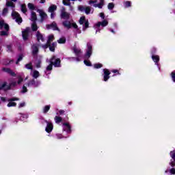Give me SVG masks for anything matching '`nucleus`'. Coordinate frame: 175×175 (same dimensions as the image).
I'll return each mask as SVG.
<instances>
[{
	"instance_id": "nucleus-1",
	"label": "nucleus",
	"mask_w": 175,
	"mask_h": 175,
	"mask_svg": "<svg viewBox=\"0 0 175 175\" xmlns=\"http://www.w3.org/2000/svg\"><path fill=\"white\" fill-rule=\"evenodd\" d=\"M54 40V35L51 34L48 36L46 43L42 46L44 50L49 49L50 51L55 53V48L57 47V42L51 43Z\"/></svg>"
},
{
	"instance_id": "nucleus-2",
	"label": "nucleus",
	"mask_w": 175,
	"mask_h": 175,
	"mask_svg": "<svg viewBox=\"0 0 175 175\" xmlns=\"http://www.w3.org/2000/svg\"><path fill=\"white\" fill-rule=\"evenodd\" d=\"M16 85H17V82L16 81H13L9 83V85H8V82H4L3 84L0 85V91L3 90L6 92V91L12 90V87H16Z\"/></svg>"
},
{
	"instance_id": "nucleus-3",
	"label": "nucleus",
	"mask_w": 175,
	"mask_h": 175,
	"mask_svg": "<svg viewBox=\"0 0 175 175\" xmlns=\"http://www.w3.org/2000/svg\"><path fill=\"white\" fill-rule=\"evenodd\" d=\"M79 23L80 25H83V30L85 31L88 28H90V22L88 21V19L85 18V16H82L80 17Z\"/></svg>"
},
{
	"instance_id": "nucleus-4",
	"label": "nucleus",
	"mask_w": 175,
	"mask_h": 175,
	"mask_svg": "<svg viewBox=\"0 0 175 175\" xmlns=\"http://www.w3.org/2000/svg\"><path fill=\"white\" fill-rule=\"evenodd\" d=\"M91 55H92V44H91V42H88L84 58L85 59H90V58H91Z\"/></svg>"
},
{
	"instance_id": "nucleus-5",
	"label": "nucleus",
	"mask_w": 175,
	"mask_h": 175,
	"mask_svg": "<svg viewBox=\"0 0 175 175\" xmlns=\"http://www.w3.org/2000/svg\"><path fill=\"white\" fill-rule=\"evenodd\" d=\"M49 62H51L55 68H61V59L57 58L55 55L51 57Z\"/></svg>"
},
{
	"instance_id": "nucleus-6",
	"label": "nucleus",
	"mask_w": 175,
	"mask_h": 175,
	"mask_svg": "<svg viewBox=\"0 0 175 175\" xmlns=\"http://www.w3.org/2000/svg\"><path fill=\"white\" fill-rule=\"evenodd\" d=\"M13 20H15L16 23L21 25L23 23V18L20 16V14L16 11H13L11 14Z\"/></svg>"
},
{
	"instance_id": "nucleus-7",
	"label": "nucleus",
	"mask_w": 175,
	"mask_h": 175,
	"mask_svg": "<svg viewBox=\"0 0 175 175\" xmlns=\"http://www.w3.org/2000/svg\"><path fill=\"white\" fill-rule=\"evenodd\" d=\"M62 25L64 26L65 28H67V29H70V28H75V29H77L79 28V26H77V24L76 23H71L69 21H64L62 22Z\"/></svg>"
},
{
	"instance_id": "nucleus-8",
	"label": "nucleus",
	"mask_w": 175,
	"mask_h": 175,
	"mask_svg": "<svg viewBox=\"0 0 175 175\" xmlns=\"http://www.w3.org/2000/svg\"><path fill=\"white\" fill-rule=\"evenodd\" d=\"M29 32H31V27H27L22 31V37L25 42L29 39Z\"/></svg>"
},
{
	"instance_id": "nucleus-9",
	"label": "nucleus",
	"mask_w": 175,
	"mask_h": 175,
	"mask_svg": "<svg viewBox=\"0 0 175 175\" xmlns=\"http://www.w3.org/2000/svg\"><path fill=\"white\" fill-rule=\"evenodd\" d=\"M78 10L79 12H85V14H90L91 13V7L90 6L84 7L83 5H79Z\"/></svg>"
},
{
	"instance_id": "nucleus-10",
	"label": "nucleus",
	"mask_w": 175,
	"mask_h": 175,
	"mask_svg": "<svg viewBox=\"0 0 175 175\" xmlns=\"http://www.w3.org/2000/svg\"><path fill=\"white\" fill-rule=\"evenodd\" d=\"M45 122L46 123V127L45 129L46 132L47 133H51V132H53V129H54V125L47 120H45Z\"/></svg>"
},
{
	"instance_id": "nucleus-11",
	"label": "nucleus",
	"mask_w": 175,
	"mask_h": 175,
	"mask_svg": "<svg viewBox=\"0 0 175 175\" xmlns=\"http://www.w3.org/2000/svg\"><path fill=\"white\" fill-rule=\"evenodd\" d=\"M170 155L172 157V159L170 160V165L172 167H175V150L170 151Z\"/></svg>"
},
{
	"instance_id": "nucleus-12",
	"label": "nucleus",
	"mask_w": 175,
	"mask_h": 175,
	"mask_svg": "<svg viewBox=\"0 0 175 175\" xmlns=\"http://www.w3.org/2000/svg\"><path fill=\"white\" fill-rule=\"evenodd\" d=\"M103 73H104L103 81H107L109 79H110V75H111L110 70H109V69L107 68H104Z\"/></svg>"
},
{
	"instance_id": "nucleus-13",
	"label": "nucleus",
	"mask_w": 175,
	"mask_h": 175,
	"mask_svg": "<svg viewBox=\"0 0 175 175\" xmlns=\"http://www.w3.org/2000/svg\"><path fill=\"white\" fill-rule=\"evenodd\" d=\"M53 29V31H59V28L57 25V23L53 22L50 25H46V29Z\"/></svg>"
},
{
	"instance_id": "nucleus-14",
	"label": "nucleus",
	"mask_w": 175,
	"mask_h": 175,
	"mask_svg": "<svg viewBox=\"0 0 175 175\" xmlns=\"http://www.w3.org/2000/svg\"><path fill=\"white\" fill-rule=\"evenodd\" d=\"M60 17L63 20H66V21H68V20H69V18H70V14H69V12H67L65 11H62Z\"/></svg>"
},
{
	"instance_id": "nucleus-15",
	"label": "nucleus",
	"mask_w": 175,
	"mask_h": 175,
	"mask_svg": "<svg viewBox=\"0 0 175 175\" xmlns=\"http://www.w3.org/2000/svg\"><path fill=\"white\" fill-rule=\"evenodd\" d=\"M101 27H107V25H109V21H107V20H104L102 22H98L96 25L95 27L96 28H100Z\"/></svg>"
},
{
	"instance_id": "nucleus-16",
	"label": "nucleus",
	"mask_w": 175,
	"mask_h": 175,
	"mask_svg": "<svg viewBox=\"0 0 175 175\" xmlns=\"http://www.w3.org/2000/svg\"><path fill=\"white\" fill-rule=\"evenodd\" d=\"M3 71L5 72L6 73H8V75H10V76H12V77H16L17 76L12 69L8 68H3Z\"/></svg>"
},
{
	"instance_id": "nucleus-17",
	"label": "nucleus",
	"mask_w": 175,
	"mask_h": 175,
	"mask_svg": "<svg viewBox=\"0 0 175 175\" xmlns=\"http://www.w3.org/2000/svg\"><path fill=\"white\" fill-rule=\"evenodd\" d=\"M36 38L37 42H40V40L44 42V38L43 37V34H42V33H40V31H38L36 33Z\"/></svg>"
},
{
	"instance_id": "nucleus-18",
	"label": "nucleus",
	"mask_w": 175,
	"mask_h": 175,
	"mask_svg": "<svg viewBox=\"0 0 175 175\" xmlns=\"http://www.w3.org/2000/svg\"><path fill=\"white\" fill-rule=\"evenodd\" d=\"M33 55H36L39 53V46L36 44H33L31 46Z\"/></svg>"
},
{
	"instance_id": "nucleus-19",
	"label": "nucleus",
	"mask_w": 175,
	"mask_h": 175,
	"mask_svg": "<svg viewBox=\"0 0 175 175\" xmlns=\"http://www.w3.org/2000/svg\"><path fill=\"white\" fill-rule=\"evenodd\" d=\"M38 12H39L40 13L41 21H43V20H44L46 17H47V14H46L44 12H43L41 10H38Z\"/></svg>"
},
{
	"instance_id": "nucleus-20",
	"label": "nucleus",
	"mask_w": 175,
	"mask_h": 175,
	"mask_svg": "<svg viewBox=\"0 0 175 175\" xmlns=\"http://www.w3.org/2000/svg\"><path fill=\"white\" fill-rule=\"evenodd\" d=\"M37 20H38V16H36V12H32L31 21H33V23H36Z\"/></svg>"
},
{
	"instance_id": "nucleus-21",
	"label": "nucleus",
	"mask_w": 175,
	"mask_h": 175,
	"mask_svg": "<svg viewBox=\"0 0 175 175\" xmlns=\"http://www.w3.org/2000/svg\"><path fill=\"white\" fill-rule=\"evenodd\" d=\"M63 125L64 126H66V128L68 126V129H67L66 131L67 133H72V126H70V124H69V123L64 122L63 123Z\"/></svg>"
},
{
	"instance_id": "nucleus-22",
	"label": "nucleus",
	"mask_w": 175,
	"mask_h": 175,
	"mask_svg": "<svg viewBox=\"0 0 175 175\" xmlns=\"http://www.w3.org/2000/svg\"><path fill=\"white\" fill-rule=\"evenodd\" d=\"M63 125L64 126H66V128L68 126V129H67L66 131L67 133H72V126H70V124H69V123L64 122L63 123Z\"/></svg>"
},
{
	"instance_id": "nucleus-23",
	"label": "nucleus",
	"mask_w": 175,
	"mask_h": 175,
	"mask_svg": "<svg viewBox=\"0 0 175 175\" xmlns=\"http://www.w3.org/2000/svg\"><path fill=\"white\" fill-rule=\"evenodd\" d=\"M152 59L155 64H158L159 62V55H152Z\"/></svg>"
},
{
	"instance_id": "nucleus-24",
	"label": "nucleus",
	"mask_w": 175,
	"mask_h": 175,
	"mask_svg": "<svg viewBox=\"0 0 175 175\" xmlns=\"http://www.w3.org/2000/svg\"><path fill=\"white\" fill-rule=\"evenodd\" d=\"M55 10H57V6L55 5H54V4L51 5L49 8V13H54V12H55Z\"/></svg>"
},
{
	"instance_id": "nucleus-25",
	"label": "nucleus",
	"mask_w": 175,
	"mask_h": 175,
	"mask_svg": "<svg viewBox=\"0 0 175 175\" xmlns=\"http://www.w3.org/2000/svg\"><path fill=\"white\" fill-rule=\"evenodd\" d=\"M73 51H74L76 57H80V54H81V50L78 49L77 48L75 47L73 49Z\"/></svg>"
},
{
	"instance_id": "nucleus-26",
	"label": "nucleus",
	"mask_w": 175,
	"mask_h": 175,
	"mask_svg": "<svg viewBox=\"0 0 175 175\" xmlns=\"http://www.w3.org/2000/svg\"><path fill=\"white\" fill-rule=\"evenodd\" d=\"M38 25L36 24V22H33L31 24V30L33 32H36L38 31Z\"/></svg>"
},
{
	"instance_id": "nucleus-27",
	"label": "nucleus",
	"mask_w": 175,
	"mask_h": 175,
	"mask_svg": "<svg viewBox=\"0 0 175 175\" xmlns=\"http://www.w3.org/2000/svg\"><path fill=\"white\" fill-rule=\"evenodd\" d=\"M6 6L8 8H12V9H14V8H16V5L14 4V3H13V1H7Z\"/></svg>"
},
{
	"instance_id": "nucleus-28",
	"label": "nucleus",
	"mask_w": 175,
	"mask_h": 175,
	"mask_svg": "<svg viewBox=\"0 0 175 175\" xmlns=\"http://www.w3.org/2000/svg\"><path fill=\"white\" fill-rule=\"evenodd\" d=\"M54 120H55V122H56V124H59V123L62 122V117H61V116H56L55 117Z\"/></svg>"
},
{
	"instance_id": "nucleus-29",
	"label": "nucleus",
	"mask_w": 175,
	"mask_h": 175,
	"mask_svg": "<svg viewBox=\"0 0 175 175\" xmlns=\"http://www.w3.org/2000/svg\"><path fill=\"white\" fill-rule=\"evenodd\" d=\"M51 107V105H46L44 109H43V113L44 114H46L47 113H49V111L50 110V108Z\"/></svg>"
},
{
	"instance_id": "nucleus-30",
	"label": "nucleus",
	"mask_w": 175,
	"mask_h": 175,
	"mask_svg": "<svg viewBox=\"0 0 175 175\" xmlns=\"http://www.w3.org/2000/svg\"><path fill=\"white\" fill-rule=\"evenodd\" d=\"M57 42L59 44H64V43H66V38H61L57 40Z\"/></svg>"
},
{
	"instance_id": "nucleus-31",
	"label": "nucleus",
	"mask_w": 175,
	"mask_h": 175,
	"mask_svg": "<svg viewBox=\"0 0 175 175\" xmlns=\"http://www.w3.org/2000/svg\"><path fill=\"white\" fill-rule=\"evenodd\" d=\"M8 107H15V106H17V103L15 102L10 101L7 105Z\"/></svg>"
},
{
	"instance_id": "nucleus-32",
	"label": "nucleus",
	"mask_w": 175,
	"mask_h": 175,
	"mask_svg": "<svg viewBox=\"0 0 175 175\" xmlns=\"http://www.w3.org/2000/svg\"><path fill=\"white\" fill-rule=\"evenodd\" d=\"M21 12H23L24 13V14H25V13H27V5H25V4L21 5Z\"/></svg>"
},
{
	"instance_id": "nucleus-33",
	"label": "nucleus",
	"mask_w": 175,
	"mask_h": 175,
	"mask_svg": "<svg viewBox=\"0 0 175 175\" xmlns=\"http://www.w3.org/2000/svg\"><path fill=\"white\" fill-rule=\"evenodd\" d=\"M25 68H26V69H29L30 70H32V69H33V67L32 66V63L31 62L25 64Z\"/></svg>"
},
{
	"instance_id": "nucleus-34",
	"label": "nucleus",
	"mask_w": 175,
	"mask_h": 175,
	"mask_svg": "<svg viewBox=\"0 0 175 175\" xmlns=\"http://www.w3.org/2000/svg\"><path fill=\"white\" fill-rule=\"evenodd\" d=\"M94 68L95 69H100V68H103V64L98 63V64H95L94 65Z\"/></svg>"
},
{
	"instance_id": "nucleus-35",
	"label": "nucleus",
	"mask_w": 175,
	"mask_h": 175,
	"mask_svg": "<svg viewBox=\"0 0 175 175\" xmlns=\"http://www.w3.org/2000/svg\"><path fill=\"white\" fill-rule=\"evenodd\" d=\"M33 77H34V79H38V77H39V71L34 70L33 72Z\"/></svg>"
},
{
	"instance_id": "nucleus-36",
	"label": "nucleus",
	"mask_w": 175,
	"mask_h": 175,
	"mask_svg": "<svg viewBox=\"0 0 175 175\" xmlns=\"http://www.w3.org/2000/svg\"><path fill=\"white\" fill-rule=\"evenodd\" d=\"M83 63L85 64V65H86V66H92V63H91L90 60L85 59L83 61Z\"/></svg>"
},
{
	"instance_id": "nucleus-37",
	"label": "nucleus",
	"mask_w": 175,
	"mask_h": 175,
	"mask_svg": "<svg viewBox=\"0 0 175 175\" xmlns=\"http://www.w3.org/2000/svg\"><path fill=\"white\" fill-rule=\"evenodd\" d=\"M27 6H28L29 9H30V10H35V5L33 3H29L27 4Z\"/></svg>"
},
{
	"instance_id": "nucleus-38",
	"label": "nucleus",
	"mask_w": 175,
	"mask_h": 175,
	"mask_svg": "<svg viewBox=\"0 0 175 175\" xmlns=\"http://www.w3.org/2000/svg\"><path fill=\"white\" fill-rule=\"evenodd\" d=\"M53 63L50 62V64L46 67L47 72H50V70H53Z\"/></svg>"
},
{
	"instance_id": "nucleus-39",
	"label": "nucleus",
	"mask_w": 175,
	"mask_h": 175,
	"mask_svg": "<svg viewBox=\"0 0 175 175\" xmlns=\"http://www.w3.org/2000/svg\"><path fill=\"white\" fill-rule=\"evenodd\" d=\"M93 6L94 8H98V9H102V8H103V4L99 3L98 4H94Z\"/></svg>"
},
{
	"instance_id": "nucleus-40",
	"label": "nucleus",
	"mask_w": 175,
	"mask_h": 175,
	"mask_svg": "<svg viewBox=\"0 0 175 175\" xmlns=\"http://www.w3.org/2000/svg\"><path fill=\"white\" fill-rule=\"evenodd\" d=\"M23 57L24 56L23 55V54L19 55L17 61L16 62V65H18V63L20 62V61H23Z\"/></svg>"
},
{
	"instance_id": "nucleus-41",
	"label": "nucleus",
	"mask_w": 175,
	"mask_h": 175,
	"mask_svg": "<svg viewBox=\"0 0 175 175\" xmlns=\"http://www.w3.org/2000/svg\"><path fill=\"white\" fill-rule=\"evenodd\" d=\"M107 7L109 10H113V9H114V3H109Z\"/></svg>"
},
{
	"instance_id": "nucleus-42",
	"label": "nucleus",
	"mask_w": 175,
	"mask_h": 175,
	"mask_svg": "<svg viewBox=\"0 0 175 175\" xmlns=\"http://www.w3.org/2000/svg\"><path fill=\"white\" fill-rule=\"evenodd\" d=\"M36 81H35V79H32L31 81H29L27 83V85L29 87V85H35L36 84Z\"/></svg>"
},
{
	"instance_id": "nucleus-43",
	"label": "nucleus",
	"mask_w": 175,
	"mask_h": 175,
	"mask_svg": "<svg viewBox=\"0 0 175 175\" xmlns=\"http://www.w3.org/2000/svg\"><path fill=\"white\" fill-rule=\"evenodd\" d=\"M63 5L65 6H70V2L68 0H63Z\"/></svg>"
},
{
	"instance_id": "nucleus-44",
	"label": "nucleus",
	"mask_w": 175,
	"mask_h": 175,
	"mask_svg": "<svg viewBox=\"0 0 175 175\" xmlns=\"http://www.w3.org/2000/svg\"><path fill=\"white\" fill-rule=\"evenodd\" d=\"M124 6L125 8H131V1H127L124 3Z\"/></svg>"
},
{
	"instance_id": "nucleus-45",
	"label": "nucleus",
	"mask_w": 175,
	"mask_h": 175,
	"mask_svg": "<svg viewBox=\"0 0 175 175\" xmlns=\"http://www.w3.org/2000/svg\"><path fill=\"white\" fill-rule=\"evenodd\" d=\"M156 53H157V49L155 48H152L150 51V54L152 55H155Z\"/></svg>"
},
{
	"instance_id": "nucleus-46",
	"label": "nucleus",
	"mask_w": 175,
	"mask_h": 175,
	"mask_svg": "<svg viewBox=\"0 0 175 175\" xmlns=\"http://www.w3.org/2000/svg\"><path fill=\"white\" fill-rule=\"evenodd\" d=\"M24 81V78L21 77H18V81H17V84L20 85V83Z\"/></svg>"
},
{
	"instance_id": "nucleus-47",
	"label": "nucleus",
	"mask_w": 175,
	"mask_h": 175,
	"mask_svg": "<svg viewBox=\"0 0 175 175\" xmlns=\"http://www.w3.org/2000/svg\"><path fill=\"white\" fill-rule=\"evenodd\" d=\"M5 21H0V29H2L5 26Z\"/></svg>"
},
{
	"instance_id": "nucleus-48",
	"label": "nucleus",
	"mask_w": 175,
	"mask_h": 175,
	"mask_svg": "<svg viewBox=\"0 0 175 175\" xmlns=\"http://www.w3.org/2000/svg\"><path fill=\"white\" fill-rule=\"evenodd\" d=\"M22 92L23 94H25V92H28V89H27V87H25V85L23 86Z\"/></svg>"
},
{
	"instance_id": "nucleus-49",
	"label": "nucleus",
	"mask_w": 175,
	"mask_h": 175,
	"mask_svg": "<svg viewBox=\"0 0 175 175\" xmlns=\"http://www.w3.org/2000/svg\"><path fill=\"white\" fill-rule=\"evenodd\" d=\"M0 35L1 36H6L8 35V32L5 31H1L0 32Z\"/></svg>"
},
{
	"instance_id": "nucleus-50",
	"label": "nucleus",
	"mask_w": 175,
	"mask_h": 175,
	"mask_svg": "<svg viewBox=\"0 0 175 175\" xmlns=\"http://www.w3.org/2000/svg\"><path fill=\"white\" fill-rule=\"evenodd\" d=\"M42 64V60H38L36 64V68H40V64Z\"/></svg>"
},
{
	"instance_id": "nucleus-51",
	"label": "nucleus",
	"mask_w": 175,
	"mask_h": 175,
	"mask_svg": "<svg viewBox=\"0 0 175 175\" xmlns=\"http://www.w3.org/2000/svg\"><path fill=\"white\" fill-rule=\"evenodd\" d=\"M3 27H4V29H5V31H9L10 29L9 25L7 23L4 25Z\"/></svg>"
},
{
	"instance_id": "nucleus-52",
	"label": "nucleus",
	"mask_w": 175,
	"mask_h": 175,
	"mask_svg": "<svg viewBox=\"0 0 175 175\" xmlns=\"http://www.w3.org/2000/svg\"><path fill=\"white\" fill-rule=\"evenodd\" d=\"M8 12H9V10L8 9V8H5L3 10V14H6L8 13Z\"/></svg>"
},
{
	"instance_id": "nucleus-53",
	"label": "nucleus",
	"mask_w": 175,
	"mask_h": 175,
	"mask_svg": "<svg viewBox=\"0 0 175 175\" xmlns=\"http://www.w3.org/2000/svg\"><path fill=\"white\" fill-rule=\"evenodd\" d=\"M59 114L60 116H62V115L65 114V110H64V109L59 110Z\"/></svg>"
},
{
	"instance_id": "nucleus-54",
	"label": "nucleus",
	"mask_w": 175,
	"mask_h": 175,
	"mask_svg": "<svg viewBox=\"0 0 175 175\" xmlns=\"http://www.w3.org/2000/svg\"><path fill=\"white\" fill-rule=\"evenodd\" d=\"M173 168H172L170 170V172L171 174H175V168L174 167H172Z\"/></svg>"
},
{
	"instance_id": "nucleus-55",
	"label": "nucleus",
	"mask_w": 175,
	"mask_h": 175,
	"mask_svg": "<svg viewBox=\"0 0 175 175\" xmlns=\"http://www.w3.org/2000/svg\"><path fill=\"white\" fill-rule=\"evenodd\" d=\"M98 2V0H90L89 1V5H92V3H96Z\"/></svg>"
},
{
	"instance_id": "nucleus-56",
	"label": "nucleus",
	"mask_w": 175,
	"mask_h": 175,
	"mask_svg": "<svg viewBox=\"0 0 175 175\" xmlns=\"http://www.w3.org/2000/svg\"><path fill=\"white\" fill-rule=\"evenodd\" d=\"M25 106V103H21L19 104L18 108L21 109V107H24Z\"/></svg>"
},
{
	"instance_id": "nucleus-57",
	"label": "nucleus",
	"mask_w": 175,
	"mask_h": 175,
	"mask_svg": "<svg viewBox=\"0 0 175 175\" xmlns=\"http://www.w3.org/2000/svg\"><path fill=\"white\" fill-rule=\"evenodd\" d=\"M19 100L18 98H12L10 99V102H16V100Z\"/></svg>"
},
{
	"instance_id": "nucleus-58",
	"label": "nucleus",
	"mask_w": 175,
	"mask_h": 175,
	"mask_svg": "<svg viewBox=\"0 0 175 175\" xmlns=\"http://www.w3.org/2000/svg\"><path fill=\"white\" fill-rule=\"evenodd\" d=\"M112 73H117L118 75H120V71L118 70H111Z\"/></svg>"
},
{
	"instance_id": "nucleus-59",
	"label": "nucleus",
	"mask_w": 175,
	"mask_h": 175,
	"mask_svg": "<svg viewBox=\"0 0 175 175\" xmlns=\"http://www.w3.org/2000/svg\"><path fill=\"white\" fill-rule=\"evenodd\" d=\"M67 59H68L69 61H76V57H68Z\"/></svg>"
},
{
	"instance_id": "nucleus-60",
	"label": "nucleus",
	"mask_w": 175,
	"mask_h": 175,
	"mask_svg": "<svg viewBox=\"0 0 175 175\" xmlns=\"http://www.w3.org/2000/svg\"><path fill=\"white\" fill-rule=\"evenodd\" d=\"M7 49H8V51H10V52L12 51V45H7Z\"/></svg>"
},
{
	"instance_id": "nucleus-61",
	"label": "nucleus",
	"mask_w": 175,
	"mask_h": 175,
	"mask_svg": "<svg viewBox=\"0 0 175 175\" xmlns=\"http://www.w3.org/2000/svg\"><path fill=\"white\" fill-rule=\"evenodd\" d=\"M100 17H101V18L105 19V13L101 12L100 13Z\"/></svg>"
},
{
	"instance_id": "nucleus-62",
	"label": "nucleus",
	"mask_w": 175,
	"mask_h": 175,
	"mask_svg": "<svg viewBox=\"0 0 175 175\" xmlns=\"http://www.w3.org/2000/svg\"><path fill=\"white\" fill-rule=\"evenodd\" d=\"M55 16V12H51V18H54V16Z\"/></svg>"
},
{
	"instance_id": "nucleus-63",
	"label": "nucleus",
	"mask_w": 175,
	"mask_h": 175,
	"mask_svg": "<svg viewBox=\"0 0 175 175\" xmlns=\"http://www.w3.org/2000/svg\"><path fill=\"white\" fill-rule=\"evenodd\" d=\"M1 100H2V102H6V98L5 97H0Z\"/></svg>"
},
{
	"instance_id": "nucleus-64",
	"label": "nucleus",
	"mask_w": 175,
	"mask_h": 175,
	"mask_svg": "<svg viewBox=\"0 0 175 175\" xmlns=\"http://www.w3.org/2000/svg\"><path fill=\"white\" fill-rule=\"evenodd\" d=\"M57 139H62V135L58 134L57 135Z\"/></svg>"
}]
</instances>
